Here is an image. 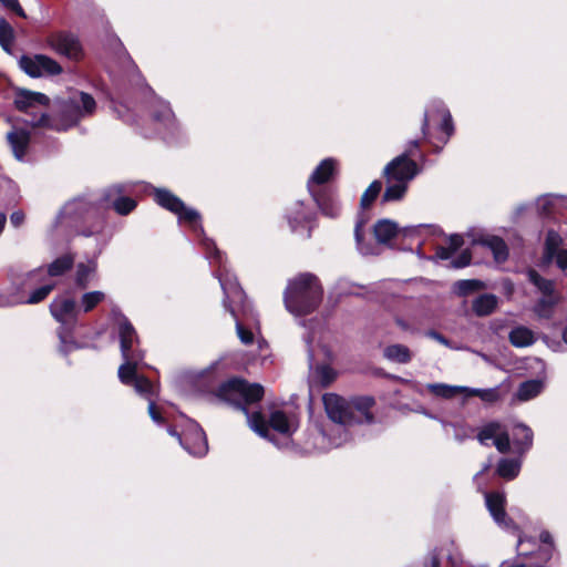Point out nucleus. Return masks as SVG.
<instances>
[{"instance_id": "54", "label": "nucleus", "mask_w": 567, "mask_h": 567, "mask_svg": "<svg viewBox=\"0 0 567 567\" xmlns=\"http://www.w3.org/2000/svg\"><path fill=\"white\" fill-rule=\"evenodd\" d=\"M174 116L168 106H162L159 110L153 112L152 117L157 122H168Z\"/></svg>"}, {"instance_id": "48", "label": "nucleus", "mask_w": 567, "mask_h": 567, "mask_svg": "<svg viewBox=\"0 0 567 567\" xmlns=\"http://www.w3.org/2000/svg\"><path fill=\"white\" fill-rule=\"evenodd\" d=\"M131 386H134L136 392L144 395L148 400L155 395L154 385L152 381L145 375L140 374Z\"/></svg>"}, {"instance_id": "15", "label": "nucleus", "mask_w": 567, "mask_h": 567, "mask_svg": "<svg viewBox=\"0 0 567 567\" xmlns=\"http://www.w3.org/2000/svg\"><path fill=\"white\" fill-rule=\"evenodd\" d=\"M337 161L332 157L322 159L315 168L307 182L308 190L316 189L313 186L324 187L337 173Z\"/></svg>"}, {"instance_id": "32", "label": "nucleus", "mask_w": 567, "mask_h": 567, "mask_svg": "<svg viewBox=\"0 0 567 567\" xmlns=\"http://www.w3.org/2000/svg\"><path fill=\"white\" fill-rule=\"evenodd\" d=\"M508 340L516 348H525L535 342L534 333L530 329L519 326L511 330Z\"/></svg>"}, {"instance_id": "55", "label": "nucleus", "mask_w": 567, "mask_h": 567, "mask_svg": "<svg viewBox=\"0 0 567 567\" xmlns=\"http://www.w3.org/2000/svg\"><path fill=\"white\" fill-rule=\"evenodd\" d=\"M0 4L14 11L20 17H25V13L18 0H0Z\"/></svg>"}, {"instance_id": "11", "label": "nucleus", "mask_w": 567, "mask_h": 567, "mask_svg": "<svg viewBox=\"0 0 567 567\" xmlns=\"http://www.w3.org/2000/svg\"><path fill=\"white\" fill-rule=\"evenodd\" d=\"M178 442L193 456L203 457L208 452L206 433L197 423L188 425L178 436Z\"/></svg>"}, {"instance_id": "52", "label": "nucleus", "mask_w": 567, "mask_h": 567, "mask_svg": "<svg viewBox=\"0 0 567 567\" xmlns=\"http://www.w3.org/2000/svg\"><path fill=\"white\" fill-rule=\"evenodd\" d=\"M472 261V252L470 249H464L455 259L451 261V266L455 269L467 267Z\"/></svg>"}, {"instance_id": "35", "label": "nucleus", "mask_w": 567, "mask_h": 567, "mask_svg": "<svg viewBox=\"0 0 567 567\" xmlns=\"http://www.w3.org/2000/svg\"><path fill=\"white\" fill-rule=\"evenodd\" d=\"M528 281L533 284L543 296L558 295L555 290V282L550 279H546L533 268L527 271Z\"/></svg>"}, {"instance_id": "7", "label": "nucleus", "mask_w": 567, "mask_h": 567, "mask_svg": "<svg viewBox=\"0 0 567 567\" xmlns=\"http://www.w3.org/2000/svg\"><path fill=\"white\" fill-rule=\"evenodd\" d=\"M71 269V255H63L53 260L47 268L39 267L24 275L21 282L22 287H30L35 282H42L44 279L54 280Z\"/></svg>"}, {"instance_id": "22", "label": "nucleus", "mask_w": 567, "mask_h": 567, "mask_svg": "<svg viewBox=\"0 0 567 567\" xmlns=\"http://www.w3.org/2000/svg\"><path fill=\"white\" fill-rule=\"evenodd\" d=\"M124 363L118 368V379L125 385H132L140 374H137L138 362L143 360V353H135L123 357Z\"/></svg>"}, {"instance_id": "27", "label": "nucleus", "mask_w": 567, "mask_h": 567, "mask_svg": "<svg viewBox=\"0 0 567 567\" xmlns=\"http://www.w3.org/2000/svg\"><path fill=\"white\" fill-rule=\"evenodd\" d=\"M498 305V298L493 293H483L472 302V310L477 317L492 315Z\"/></svg>"}, {"instance_id": "12", "label": "nucleus", "mask_w": 567, "mask_h": 567, "mask_svg": "<svg viewBox=\"0 0 567 567\" xmlns=\"http://www.w3.org/2000/svg\"><path fill=\"white\" fill-rule=\"evenodd\" d=\"M375 399L372 395H353L350 398V411L354 417L351 425L372 424L375 416L372 409L375 406Z\"/></svg>"}, {"instance_id": "8", "label": "nucleus", "mask_w": 567, "mask_h": 567, "mask_svg": "<svg viewBox=\"0 0 567 567\" xmlns=\"http://www.w3.org/2000/svg\"><path fill=\"white\" fill-rule=\"evenodd\" d=\"M322 404L330 421L340 425H351L354 417L350 411V399L337 393H324Z\"/></svg>"}, {"instance_id": "49", "label": "nucleus", "mask_w": 567, "mask_h": 567, "mask_svg": "<svg viewBox=\"0 0 567 567\" xmlns=\"http://www.w3.org/2000/svg\"><path fill=\"white\" fill-rule=\"evenodd\" d=\"M51 47L61 55H71V38L69 35H55L51 39Z\"/></svg>"}, {"instance_id": "51", "label": "nucleus", "mask_w": 567, "mask_h": 567, "mask_svg": "<svg viewBox=\"0 0 567 567\" xmlns=\"http://www.w3.org/2000/svg\"><path fill=\"white\" fill-rule=\"evenodd\" d=\"M471 395L478 396L482 401L494 403L499 400V392L497 389H473Z\"/></svg>"}, {"instance_id": "46", "label": "nucleus", "mask_w": 567, "mask_h": 567, "mask_svg": "<svg viewBox=\"0 0 567 567\" xmlns=\"http://www.w3.org/2000/svg\"><path fill=\"white\" fill-rule=\"evenodd\" d=\"M71 223V208L69 203H65L59 210L54 221L53 229L56 231H68Z\"/></svg>"}, {"instance_id": "29", "label": "nucleus", "mask_w": 567, "mask_h": 567, "mask_svg": "<svg viewBox=\"0 0 567 567\" xmlns=\"http://www.w3.org/2000/svg\"><path fill=\"white\" fill-rule=\"evenodd\" d=\"M563 245L561 236L554 229H549L546 234L545 244H544V254H543V264H550L555 255L560 251V246Z\"/></svg>"}, {"instance_id": "4", "label": "nucleus", "mask_w": 567, "mask_h": 567, "mask_svg": "<svg viewBox=\"0 0 567 567\" xmlns=\"http://www.w3.org/2000/svg\"><path fill=\"white\" fill-rule=\"evenodd\" d=\"M219 284L224 293L223 306L231 317L241 315L245 320L259 323L258 313L248 301L247 295L237 278L225 276L219 277Z\"/></svg>"}, {"instance_id": "28", "label": "nucleus", "mask_w": 567, "mask_h": 567, "mask_svg": "<svg viewBox=\"0 0 567 567\" xmlns=\"http://www.w3.org/2000/svg\"><path fill=\"white\" fill-rule=\"evenodd\" d=\"M560 295L543 296L539 298L534 307V313L540 319H551L556 306L560 302Z\"/></svg>"}, {"instance_id": "18", "label": "nucleus", "mask_w": 567, "mask_h": 567, "mask_svg": "<svg viewBox=\"0 0 567 567\" xmlns=\"http://www.w3.org/2000/svg\"><path fill=\"white\" fill-rule=\"evenodd\" d=\"M486 507L493 519L502 525L506 524V495L504 492L493 491L485 494Z\"/></svg>"}, {"instance_id": "10", "label": "nucleus", "mask_w": 567, "mask_h": 567, "mask_svg": "<svg viewBox=\"0 0 567 567\" xmlns=\"http://www.w3.org/2000/svg\"><path fill=\"white\" fill-rule=\"evenodd\" d=\"M130 193L131 186L128 184H114L104 190V199L112 204V208L116 214L126 216L137 207V202L127 196Z\"/></svg>"}, {"instance_id": "31", "label": "nucleus", "mask_w": 567, "mask_h": 567, "mask_svg": "<svg viewBox=\"0 0 567 567\" xmlns=\"http://www.w3.org/2000/svg\"><path fill=\"white\" fill-rule=\"evenodd\" d=\"M176 216L181 223H186L194 233L204 235L205 231L202 225V216L196 209L188 208L184 204V208L178 212Z\"/></svg>"}, {"instance_id": "3", "label": "nucleus", "mask_w": 567, "mask_h": 567, "mask_svg": "<svg viewBox=\"0 0 567 567\" xmlns=\"http://www.w3.org/2000/svg\"><path fill=\"white\" fill-rule=\"evenodd\" d=\"M323 298L319 278L310 272L298 275L289 281L284 301L287 310L297 316H307L318 309Z\"/></svg>"}, {"instance_id": "36", "label": "nucleus", "mask_w": 567, "mask_h": 567, "mask_svg": "<svg viewBox=\"0 0 567 567\" xmlns=\"http://www.w3.org/2000/svg\"><path fill=\"white\" fill-rule=\"evenodd\" d=\"M543 390V382L540 380H527L519 384L516 398L519 401H528L536 398Z\"/></svg>"}, {"instance_id": "9", "label": "nucleus", "mask_w": 567, "mask_h": 567, "mask_svg": "<svg viewBox=\"0 0 567 567\" xmlns=\"http://www.w3.org/2000/svg\"><path fill=\"white\" fill-rule=\"evenodd\" d=\"M417 174V164L404 153L386 164L383 175L388 183H408Z\"/></svg>"}, {"instance_id": "24", "label": "nucleus", "mask_w": 567, "mask_h": 567, "mask_svg": "<svg viewBox=\"0 0 567 567\" xmlns=\"http://www.w3.org/2000/svg\"><path fill=\"white\" fill-rule=\"evenodd\" d=\"M266 426L268 432L270 433V429L278 432L284 436H290L292 434V429L290 421L282 410H275L270 413L269 419H266Z\"/></svg>"}, {"instance_id": "64", "label": "nucleus", "mask_w": 567, "mask_h": 567, "mask_svg": "<svg viewBox=\"0 0 567 567\" xmlns=\"http://www.w3.org/2000/svg\"><path fill=\"white\" fill-rule=\"evenodd\" d=\"M24 221V214L20 210L13 212L10 216V223L13 227H20Z\"/></svg>"}, {"instance_id": "40", "label": "nucleus", "mask_w": 567, "mask_h": 567, "mask_svg": "<svg viewBox=\"0 0 567 567\" xmlns=\"http://www.w3.org/2000/svg\"><path fill=\"white\" fill-rule=\"evenodd\" d=\"M455 292L461 297H466L485 288V284L478 279H463L454 285Z\"/></svg>"}, {"instance_id": "47", "label": "nucleus", "mask_w": 567, "mask_h": 567, "mask_svg": "<svg viewBox=\"0 0 567 567\" xmlns=\"http://www.w3.org/2000/svg\"><path fill=\"white\" fill-rule=\"evenodd\" d=\"M436 112L442 117L440 128L446 135V142L454 134L453 118L450 111L443 104L437 106Z\"/></svg>"}, {"instance_id": "43", "label": "nucleus", "mask_w": 567, "mask_h": 567, "mask_svg": "<svg viewBox=\"0 0 567 567\" xmlns=\"http://www.w3.org/2000/svg\"><path fill=\"white\" fill-rule=\"evenodd\" d=\"M105 299V293L102 291L85 292L79 303V310L87 313L92 311L99 303Z\"/></svg>"}, {"instance_id": "14", "label": "nucleus", "mask_w": 567, "mask_h": 567, "mask_svg": "<svg viewBox=\"0 0 567 567\" xmlns=\"http://www.w3.org/2000/svg\"><path fill=\"white\" fill-rule=\"evenodd\" d=\"M284 218L292 233L300 228H306L312 220L311 213H309L303 203L296 200L285 209Z\"/></svg>"}, {"instance_id": "26", "label": "nucleus", "mask_w": 567, "mask_h": 567, "mask_svg": "<svg viewBox=\"0 0 567 567\" xmlns=\"http://www.w3.org/2000/svg\"><path fill=\"white\" fill-rule=\"evenodd\" d=\"M398 234V224L390 219H380L373 226V235L379 244H388Z\"/></svg>"}, {"instance_id": "61", "label": "nucleus", "mask_w": 567, "mask_h": 567, "mask_svg": "<svg viewBox=\"0 0 567 567\" xmlns=\"http://www.w3.org/2000/svg\"><path fill=\"white\" fill-rule=\"evenodd\" d=\"M556 265L563 271H567V249H560L557 255H555Z\"/></svg>"}, {"instance_id": "50", "label": "nucleus", "mask_w": 567, "mask_h": 567, "mask_svg": "<svg viewBox=\"0 0 567 567\" xmlns=\"http://www.w3.org/2000/svg\"><path fill=\"white\" fill-rule=\"evenodd\" d=\"M501 424L496 421L489 422L484 425L477 433V440L481 444H485L487 440L495 439Z\"/></svg>"}, {"instance_id": "2", "label": "nucleus", "mask_w": 567, "mask_h": 567, "mask_svg": "<svg viewBox=\"0 0 567 567\" xmlns=\"http://www.w3.org/2000/svg\"><path fill=\"white\" fill-rule=\"evenodd\" d=\"M49 97L40 92L19 89L16 91L14 105L28 117L24 123L32 127H44L54 131H68L71 127V104L68 101H55L50 114L39 111L49 104Z\"/></svg>"}, {"instance_id": "19", "label": "nucleus", "mask_w": 567, "mask_h": 567, "mask_svg": "<svg viewBox=\"0 0 567 567\" xmlns=\"http://www.w3.org/2000/svg\"><path fill=\"white\" fill-rule=\"evenodd\" d=\"M79 99L73 96V127H76L84 117L92 116L96 111L94 97L86 92H78Z\"/></svg>"}, {"instance_id": "17", "label": "nucleus", "mask_w": 567, "mask_h": 567, "mask_svg": "<svg viewBox=\"0 0 567 567\" xmlns=\"http://www.w3.org/2000/svg\"><path fill=\"white\" fill-rule=\"evenodd\" d=\"M118 336L122 357H128L135 353H142L141 350L134 349V341L137 340V333L132 322L123 316L118 322Z\"/></svg>"}, {"instance_id": "42", "label": "nucleus", "mask_w": 567, "mask_h": 567, "mask_svg": "<svg viewBox=\"0 0 567 567\" xmlns=\"http://www.w3.org/2000/svg\"><path fill=\"white\" fill-rule=\"evenodd\" d=\"M35 282L34 285H37ZM41 286L33 291H31L30 296L25 300V303L34 305L39 303L40 301L44 300L48 295L53 290L55 287V280H47L44 279L42 282H40Z\"/></svg>"}, {"instance_id": "58", "label": "nucleus", "mask_w": 567, "mask_h": 567, "mask_svg": "<svg viewBox=\"0 0 567 567\" xmlns=\"http://www.w3.org/2000/svg\"><path fill=\"white\" fill-rule=\"evenodd\" d=\"M394 321H395L396 326L403 331L411 332V333L419 332L417 328H415L412 323L408 322L406 320H404L401 317H395Z\"/></svg>"}, {"instance_id": "16", "label": "nucleus", "mask_w": 567, "mask_h": 567, "mask_svg": "<svg viewBox=\"0 0 567 567\" xmlns=\"http://www.w3.org/2000/svg\"><path fill=\"white\" fill-rule=\"evenodd\" d=\"M31 141L30 133L24 128L13 127L7 133V142L17 161H24Z\"/></svg>"}, {"instance_id": "37", "label": "nucleus", "mask_w": 567, "mask_h": 567, "mask_svg": "<svg viewBox=\"0 0 567 567\" xmlns=\"http://www.w3.org/2000/svg\"><path fill=\"white\" fill-rule=\"evenodd\" d=\"M236 323V332L239 338V340L246 344L250 346L254 343L255 336L250 329L251 326H257L258 323L249 322L244 319V317L239 313H237L236 317H233Z\"/></svg>"}, {"instance_id": "56", "label": "nucleus", "mask_w": 567, "mask_h": 567, "mask_svg": "<svg viewBox=\"0 0 567 567\" xmlns=\"http://www.w3.org/2000/svg\"><path fill=\"white\" fill-rule=\"evenodd\" d=\"M148 413L153 421L156 423H164L165 419L163 417L162 413L159 412L158 408L156 406L154 401H150L148 404Z\"/></svg>"}, {"instance_id": "33", "label": "nucleus", "mask_w": 567, "mask_h": 567, "mask_svg": "<svg viewBox=\"0 0 567 567\" xmlns=\"http://www.w3.org/2000/svg\"><path fill=\"white\" fill-rule=\"evenodd\" d=\"M520 471V462L516 458H501L496 466V474L506 480L516 478Z\"/></svg>"}, {"instance_id": "1", "label": "nucleus", "mask_w": 567, "mask_h": 567, "mask_svg": "<svg viewBox=\"0 0 567 567\" xmlns=\"http://www.w3.org/2000/svg\"><path fill=\"white\" fill-rule=\"evenodd\" d=\"M213 394L221 402L235 408L247 417L249 427L260 437L275 442L276 437L268 432L266 416L261 411L250 412L249 405L259 403L265 396L260 383H250L241 377H230L220 382Z\"/></svg>"}, {"instance_id": "30", "label": "nucleus", "mask_w": 567, "mask_h": 567, "mask_svg": "<svg viewBox=\"0 0 567 567\" xmlns=\"http://www.w3.org/2000/svg\"><path fill=\"white\" fill-rule=\"evenodd\" d=\"M97 268V264L95 259H90L87 262H80L76 266V271L74 276L75 285L81 288H87L90 284V278L95 275Z\"/></svg>"}, {"instance_id": "57", "label": "nucleus", "mask_w": 567, "mask_h": 567, "mask_svg": "<svg viewBox=\"0 0 567 567\" xmlns=\"http://www.w3.org/2000/svg\"><path fill=\"white\" fill-rule=\"evenodd\" d=\"M449 244L451 250L456 252L464 245V239L460 234H452L449 237Z\"/></svg>"}, {"instance_id": "62", "label": "nucleus", "mask_w": 567, "mask_h": 567, "mask_svg": "<svg viewBox=\"0 0 567 567\" xmlns=\"http://www.w3.org/2000/svg\"><path fill=\"white\" fill-rule=\"evenodd\" d=\"M454 251L450 247L437 246L435 257L441 260H447L453 256Z\"/></svg>"}, {"instance_id": "25", "label": "nucleus", "mask_w": 567, "mask_h": 567, "mask_svg": "<svg viewBox=\"0 0 567 567\" xmlns=\"http://www.w3.org/2000/svg\"><path fill=\"white\" fill-rule=\"evenodd\" d=\"M477 243L491 249L495 261L505 262L508 259V247L502 237L488 236L481 238Z\"/></svg>"}, {"instance_id": "60", "label": "nucleus", "mask_w": 567, "mask_h": 567, "mask_svg": "<svg viewBox=\"0 0 567 567\" xmlns=\"http://www.w3.org/2000/svg\"><path fill=\"white\" fill-rule=\"evenodd\" d=\"M84 58V51L79 39L73 37V62H79Z\"/></svg>"}, {"instance_id": "6", "label": "nucleus", "mask_w": 567, "mask_h": 567, "mask_svg": "<svg viewBox=\"0 0 567 567\" xmlns=\"http://www.w3.org/2000/svg\"><path fill=\"white\" fill-rule=\"evenodd\" d=\"M19 66L31 78L58 75L62 72L61 65L44 54L22 55Z\"/></svg>"}, {"instance_id": "21", "label": "nucleus", "mask_w": 567, "mask_h": 567, "mask_svg": "<svg viewBox=\"0 0 567 567\" xmlns=\"http://www.w3.org/2000/svg\"><path fill=\"white\" fill-rule=\"evenodd\" d=\"M109 48L112 50L114 55L117 58L118 62L123 68L126 69L127 72H136L140 74V70L135 61L132 59L131 54L124 47L121 39L116 35H112L109 39L107 43Z\"/></svg>"}, {"instance_id": "38", "label": "nucleus", "mask_w": 567, "mask_h": 567, "mask_svg": "<svg viewBox=\"0 0 567 567\" xmlns=\"http://www.w3.org/2000/svg\"><path fill=\"white\" fill-rule=\"evenodd\" d=\"M316 378L321 388H329L338 378V372L329 364H319L315 370Z\"/></svg>"}, {"instance_id": "39", "label": "nucleus", "mask_w": 567, "mask_h": 567, "mask_svg": "<svg viewBox=\"0 0 567 567\" xmlns=\"http://www.w3.org/2000/svg\"><path fill=\"white\" fill-rule=\"evenodd\" d=\"M382 190V182L379 179L373 181L368 188L363 192L360 199V207L369 209Z\"/></svg>"}, {"instance_id": "5", "label": "nucleus", "mask_w": 567, "mask_h": 567, "mask_svg": "<svg viewBox=\"0 0 567 567\" xmlns=\"http://www.w3.org/2000/svg\"><path fill=\"white\" fill-rule=\"evenodd\" d=\"M50 313L59 324L55 330L59 341L56 350L68 358L71 351V293L69 291L53 299Z\"/></svg>"}, {"instance_id": "45", "label": "nucleus", "mask_w": 567, "mask_h": 567, "mask_svg": "<svg viewBox=\"0 0 567 567\" xmlns=\"http://www.w3.org/2000/svg\"><path fill=\"white\" fill-rule=\"evenodd\" d=\"M408 192V185L404 183L390 184L386 186L383 195L382 203L398 202L401 200Z\"/></svg>"}, {"instance_id": "44", "label": "nucleus", "mask_w": 567, "mask_h": 567, "mask_svg": "<svg viewBox=\"0 0 567 567\" xmlns=\"http://www.w3.org/2000/svg\"><path fill=\"white\" fill-rule=\"evenodd\" d=\"M427 388H429V391L433 395L440 396V398H443V399H453L458 393H461V392L466 390V388L452 386V385L442 384V383L429 384Z\"/></svg>"}, {"instance_id": "59", "label": "nucleus", "mask_w": 567, "mask_h": 567, "mask_svg": "<svg viewBox=\"0 0 567 567\" xmlns=\"http://www.w3.org/2000/svg\"><path fill=\"white\" fill-rule=\"evenodd\" d=\"M424 334L426 337L440 342L441 344H444V346L449 344L447 338L435 329H429L427 331H425Z\"/></svg>"}, {"instance_id": "53", "label": "nucleus", "mask_w": 567, "mask_h": 567, "mask_svg": "<svg viewBox=\"0 0 567 567\" xmlns=\"http://www.w3.org/2000/svg\"><path fill=\"white\" fill-rule=\"evenodd\" d=\"M494 445L501 453H507L511 449V439L507 432H503L496 435L494 439Z\"/></svg>"}, {"instance_id": "23", "label": "nucleus", "mask_w": 567, "mask_h": 567, "mask_svg": "<svg viewBox=\"0 0 567 567\" xmlns=\"http://www.w3.org/2000/svg\"><path fill=\"white\" fill-rule=\"evenodd\" d=\"M534 433L532 429L523 423L516 424L513 429V444L516 453L523 455L533 446Z\"/></svg>"}, {"instance_id": "41", "label": "nucleus", "mask_w": 567, "mask_h": 567, "mask_svg": "<svg viewBox=\"0 0 567 567\" xmlns=\"http://www.w3.org/2000/svg\"><path fill=\"white\" fill-rule=\"evenodd\" d=\"M14 40V30L11 24L0 17V45L7 53H12V43Z\"/></svg>"}, {"instance_id": "13", "label": "nucleus", "mask_w": 567, "mask_h": 567, "mask_svg": "<svg viewBox=\"0 0 567 567\" xmlns=\"http://www.w3.org/2000/svg\"><path fill=\"white\" fill-rule=\"evenodd\" d=\"M321 214L336 218L340 215V205L336 192L330 187H319L309 190Z\"/></svg>"}, {"instance_id": "34", "label": "nucleus", "mask_w": 567, "mask_h": 567, "mask_svg": "<svg viewBox=\"0 0 567 567\" xmlns=\"http://www.w3.org/2000/svg\"><path fill=\"white\" fill-rule=\"evenodd\" d=\"M384 358L398 363H409L412 360L410 349L400 343L390 344L383 351Z\"/></svg>"}, {"instance_id": "20", "label": "nucleus", "mask_w": 567, "mask_h": 567, "mask_svg": "<svg viewBox=\"0 0 567 567\" xmlns=\"http://www.w3.org/2000/svg\"><path fill=\"white\" fill-rule=\"evenodd\" d=\"M153 198L158 206L175 215L184 208L185 204L178 196L166 188H154Z\"/></svg>"}, {"instance_id": "63", "label": "nucleus", "mask_w": 567, "mask_h": 567, "mask_svg": "<svg viewBox=\"0 0 567 567\" xmlns=\"http://www.w3.org/2000/svg\"><path fill=\"white\" fill-rule=\"evenodd\" d=\"M431 116L432 115H431L430 112H427V111L424 112L423 120H422V125H421V132H422V137L423 138H426L427 135H429Z\"/></svg>"}]
</instances>
